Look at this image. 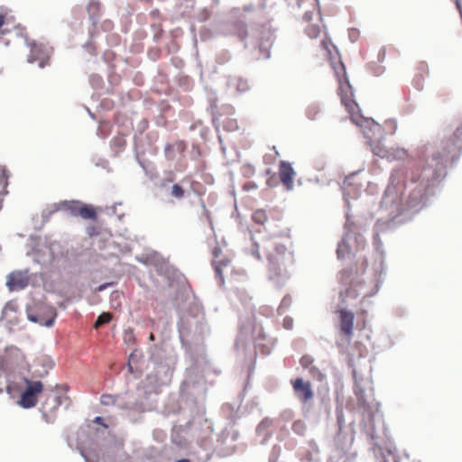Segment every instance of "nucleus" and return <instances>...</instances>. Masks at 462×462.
<instances>
[{
	"instance_id": "nucleus-1",
	"label": "nucleus",
	"mask_w": 462,
	"mask_h": 462,
	"mask_svg": "<svg viewBox=\"0 0 462 462\" xmlns=\"http://www.w3.org/2000/svg\"><path fill=\"white\" fill-rule=\"evenodd\" d=\"M324 50L328 51L331 67L338 81V93L341 97V103L350 115L351 121L362 129L367 143L370 145L373 153L388 161L403 160L407 157V151L403 148H387L382 143V127L379 124L371 118H365L356 114L355 110L358 108L357 104L353 99L352 87L348 81L346 73V68L340 58L336 47L327 42L325 40L321 42Z\"/></svg>"
},
{
	"instance_id": "nucleus-2",
	"label": "nucleus",
	"mask_w": 462,
	"mask_h": 462,
	"mask_svg": "<svg viewBox=\"0 0 462 462\" xmlns=\"http://www.w3.org/2000/svg\"><path fill=\"white\" fill-rule=\"evenodd\" d=\"M27 369L22 351L15 346L7 347L0 358V393L5 389L12 398L19 394L18 404L24 409L34 407L43 391L42 382L29 380L24 375Z\"/></svg>"
},
{
	"instance_id": "nucleus-3",
	"label": "nucleus",
	"mask_w": 462,
	"mask_h": 462,
	"mask_svg": "<svg viewBox=\"0 0 462 462\" xmlns=\"http://www.w3.org/2000/svg\"><path fill=\"white\" fill-rule=\"evenodd\" d=\"M123 447V441L113 437L103 440L96 439L89 446L80 447L79 452L86 462H132Z\"/></svg>"
},
{
	"instance_id": "nucleus-4",
	"label": "nucleus",
	"mask_w": 462,
	"mask_h": 462,
	"mask_svg": "<svg viewBox=\"0 0 462 462\" xmlns=\"http://www.w3.org/2000/svg\"><path fill=\"white\" fill-rule=\"evenodd\" d=\"M263 248L269 262V280L280 288L290 278L291 274L287 267L293 264V254L287 251L283 245L271 240L265 241Z\"/></svg>"
},
{
	"instance_id": "nucleus-5",
	"label": "nucleus",
	"mask_w": 462,
	"mask_h": 462,
	"mask_svg": "<svg viewBox=\"0 0 462 462\" xmlns=\"http://www.w3.org/2000/svg\"><path fill=\"white\" fill-rule=\"evenodd\" d=\"M204 313L199 305H194L183 313L179 322V334L183 345L198 343L208 332Z\"/></svg>"
},
{
	"instance_id": "nucleus-6",
	"label": "nucleus",
	"mask_w": 462,
	"mask_h": 462,
	"mask_svg": "<svg viewBox=\"0 0 462 462\" xmlns=\"http://www.w3.org/2000/svg\"><path fill=\"white\" fill-rule=\"evenodd\" d=\"M365 241L360 234H356L354 230V223L351 221L348 213H346V220L345 225V236L338 243L337 248V255L338 259L355 256L360 249L365 247Z\"/></svg>"
},
{
	"instance_id": "nucleus-7",
	"label": "nucleus",
	"mask_w": 462,
	"mask_h": 462,
	"mask_svg": "<svg viewBox=\"0 0 462 462\" xmlns=\"http://www.w3.org/2000/svg\"><path fill=\"white\" fill-rule=\"evenodd\" d=\"M100 402L105 406L115 405L126 412V416L133 422L140 419L143 412V403L137 402L135 398L130 396L127 393L125 394H103Z\"/></svg>"
},
{
	"instance_id": "nucleus-8",
	"label": "nucleus",
	"mask_w": 462,
	"mask_h": 462,
	"mask_svg": "<svg viewBox=\"0 0 462 462\" xmlns=\"http://www.w3.org/2000/svg\"><path fill=\"white\" fill-rule=\"evenodd\" d=\"M55 317V309L45 304H35L33 307L27 308L28 319L45 327H51Z\"/></svg>"
},
{
	"instance_id": "nucleus-9",
	"label": "nucleus",
	"mask_w": 462,
	"mask_h": 462,
	"mask_svg": "<svg viewBox=\"0 0 462 462\" xmlns=\"http://www.w3.org/2000/svg\"><path fill=\"white\" fill-rule=\"evenodd\" d=\"M354 377H355L354 393L356 396L357 405L359 408L363 409V416L367 420V421L370 424H372L376 412L378 411V404L373 405V404L367 402L365 396V391L356 380V372H354Z\"/></svg>"
},
{
	"instance_id": "nucleus-10",
	"label": "nucleus",
	"mask_w": 462,
	"mask_h": 462,
	"mask_svg": "<svg viewBox=\"0 0 462 462\" xmlns=\"http://www.w3.org/2000/svg\"><path fill=\"white\" fill-rule=\"evenodd\" d=\"M175 364L176 358L172 355L167 356L163 363H157L154 368L155 383L160 385L168 383L171 381Z\"/></svg>"
},
{
	"instance_id": "nucleus-11",
	"label": "nucleus",
	"mask_w": 462,
	"mask_h": 462,
	"mask_svg": "<svg viewBox=\"0 0 462 462\" xmlns=\"http://www.w3.org/2000/svg\"><path fill=\"white\" fill-rule=\"evenodd\" d=\"M30 55L28 57V62L32 63L39 61V67L44 68L48 64V60L52 52V49L43 43H29Z\"/></svg>"
},
{
	"instance_id": "nucleus-12",
	"label": "nucleus",
	"mask_w": 462,
	"mask_h": 462,
	"mask_svg": "<svg viewBox=\"0 0 462 462\" xmlns=\"http://www.w3.org/2000/svg\"><path fill=\"white\" fill-rule=\"evenodd\" d=\"M293 390L295 393L296 397L301 402H307L309 400L313 398V391L311 389V385L310 382H305L301 378H297L293 383Z\"/></svg>"
},
{
	"instance_id": "nucleus-13",
	"label": "nucleus",
	"mask_w": 462,
	"mask_h": 462,
	"mask_svg": "<svg viewBox=\"0 0 462 462\" xmlns=\"http://www.w3.org/2000/svg\"><path fill=\"white\" fill-rule=\"evenodd\" d=\"M29 282L27 273L13 272L7 276L6 286L11 291L24 289Z\"/></svg>"
},
{
	"instance_id": "nucleus-14",
	"label": "nucleus",
	"mask_w": 462,
	"mask_h": 462,
	"mask_svg": "<svg viewBox=\"0 0 462 462\" xmlns=\"http://www.w3.org/2000/svg\"><path fill=\"white\" fill-rule=\"evenodd\" d=\"M181 391L187 394L197 395L204 391V381L202 377L194 379L192 374L189 373L181 385Z\"/></svg>"
},
{
	"instance_id": "nucleus-15",
	"label": "nucleus",
	"mask_w": 462,
	"mask_h": 462,
	"mask_svg": "<svg viewBox=\"0 0 462 462\" xmlns=\"http://www.w3.org/2000/svg\"><path fill=\"white\" fill-rule=\"evenodd\" d=\"M82 202L80 201H62L58 204H54L52 206V210L50 211L48 214L44 211L42 213L43 219L47 220L50 217V215L53 212H56L58 210H66L69 212L73 216H79V208H81Z\"/></svg>"
},
{
	"instance_id": "nucleus-16",
	"label": "nucleus",
	"mask_w": 462,
	"mask_h": 462,
	"mask_svg": "<svg viewBox=\"0 0 462 462\" xmlns=\"http://www.w3.org/2000/svg\"><path fill=\"white\" fill-rule=\"evenodd\" d=\"M279 175L282 183L284 185L287 190L293 189V178L295 171L291 165L284 161H282L279 167Z\"/></svg>"
},
{
	"instance_id": "nucleus-17",
	"label": "nucleus",
	"mask_w": 462,
	"mask_h": 462,
	"mask_svg": "<svg viewBox=\"0 0 462 462\" xmlns=\"http://www.w3.org/2000/svg\"><path fill=\"white\" fill-rule=\"evenodd\" d=\"M212 253H213V256H214L212 264H213V267L215 270V276H216V279L217 280L218 285L222 286L224 284L223 271L226 267H227L229 265L230 262L227 259H223L220 261L217 260L221 253V250L219 247L216 246L213 249Z\"/></svg>"
},
{
	"instance_id": "nucleus-18",
	"label": "nucleus",
	"mask_w": 462,
	"mask_h": 462,
	"mask_svg": "<svg viewBox=\"0 0 462 462\" xmlns=\"http://www.w3.org/2000/svg\"><path fill=\"white\" fill-rule=\"evenodd\" d=\"M354 314L351 311L340 310V329L344 335L350 337L353 334Z\"/></svg>"
},
{
	"instance_id": "nucleus-19",
	"label": "nucleus",
	"mask_w": 462,
	"mask_h": 462,
	"mask_svg": "<svg viewBox=\"0 0 462 462\" xmlns=\"http://www.w3.org/2000/svg\"><path fill=\"white\" fill-rule=\"evenodd\" d=\"M354 176L355 174L346 178L344 180V199L347 205L349 204V199H356L360 191V188L352 187L351 180Z\"/></svg>"
},
{
	"instance_id": "nucleus-20",
	"label": "nucleus",
	"mask_w": 462,
	"mask_h": 462,
	"mask_svg": "<svg viewBox=\"0 0 462 462\" xmlns=\"http://www.w3.org/2000/svg\"><path fill=\"white\" fill-rule=\"evenodd\" d=\"M226 84L228 88H235L237 93H243L249 88L247 81L240 78H230Z\"/></svg>"
},
{
	"instance_id": "nucleus-21",
	"label": "nucleus",
	"mask_w": 462,
	"mask_h": 462,
	"mask_svg": "<svg viewBox=\"0 0 462 462\" xmlns=\"http://www.w3.org/2000/svg\"><path fill=\"white\" fill-rule=\"evenodd\" d=\"M262 340H264V338L259 337L256 339L255 346L253 349H251V356H255V349H260L263 355H269L272 352V349L273 347V342L269 341L267 344L262 343Z\"/></svg>"
},
{
	"instance_id": "nucleus-22",
	"label": "nucleus",
	"mask_w": 462,
	"mask_h": 462,
	"mask_svg": "<svg viewBox=\"0 0 462 462\" xmlns=\"http://www.w3.org/2000/svg\"><path fill=\"white\" fill-rule=\"evenodd\" d=\"M294 418V411L291 409H284L282 411L276 420L277 424H282L281 428L284 429L285 424L292 420Z\"/></svg>"
},
{
	"instance_id": "nucleus-23",
	"label": "nucleus",
	"mask_w": 462,
	"mask_h": 462,
	"mask_svg": "<svg viewBox=\"0 0 462 462\" xmlns=\"http://www.w3.org/2000/svg\"><path fill=\"white\" fill-rule=\"evenodd\" d=\"M79 216L84 219L94 220L97 217V213L92 207L82 203L81 208H79Z\"/></svg>"
},
{
	"instance_id": "nucleus-24",
	"label": "nucleus",
	"mask_w": 462,
	"mask_h": 462,
	"mask_svg": "<svg viewBox=\"0 0 462 462\" xmlns=\"http://www.w3.org/2000/svg\"><path fill=\"white\" fill-rule=\"evenodd\" d=\"M352 275H353L352 272H348L346 270L342 271L339 274L340 282L346 286L350 285L349 290L346 289V294L351 293L350 290H352V283H353V280H354Z\"/></svg>"
},
{
	"instance_id": "nucleus-25",
	"label": "nucleus",
	"mask_w": 462,
	"mask_h": 462,
	"mask_svg": "<svg viewBox=\"0 0 462 462\" xmlns=\"http://www.w3.org/2000/svg\"><path fill=\"white\" fill-rule=\"evenodd\" d=\"M320 111V106L318 103H312L307 106L305 115L309 119L315 120Z\"/></svg>"
},
{
	"instance_id": "nucleus-26",
	"label": "nucleus",
	"mask_w": 462,
	"mask_h": 462,
	"mask_svg": "<svg viewBox=\"0 0 462 462\" xmlns=\"http://www.w3.org/2000/svg\"><path fill=\"white\" fill-rule=\"evenodd\" d=\"M233 26L235 34H236L240 40H245L247 36V30L245 23L236 22Z\"/></svg>"
},
{
	"instance_id": "nucleus-27",
	"label": "nucleus",
	"mask_w": 462,
	"mask_h": 462,
	"mask_svg": "<svg viewBox=\"0 0 462 462\" xmlns=\"http://www.w3.org/2000/svg\"><path fill=\"white\" fill-rule=\"evenodd\" d=\"M291 429L295 434L304 436L307 430V426L303 420H297L293 421Z\"/></svg>"
},
{
	"instance_id": "nucleus-28",
	"label": "nucleus",
	"mask_w": 462,
	"mask_h": 462,
	"mask_svg": "<svg viewBox=\"0 0 462 462\" xmlns=\"http://www.w3.org/2000/svg\"><path fill=\"white\" fill-rule=\"evenodd\" d=\"M99 3L97 0H90L88 5L89 17L95 23L96 17L98 15Z\"/></svg>"
},
{
	"instance_id": "nucleus-29",
	"label": "nucleus",
	"mask_w": 462,
	"mask_h": 462,
	"mask_svg": "<svg viewBox=\"0 0 462 462\" xmlns=\"http://www.w3.org/2000/svg\"><path fill=\"white\" fill-rule=\"evenodd\" d=\"M111 319H112V316H111V314H110V313H108V312H103V313H101V314L97 317V320H96V322H95V328H98V327H100V326H103V325H105V324H107V323L111 320Z\"/></svg>"
},
{
	"instance_id": "nucleus-30",
	"label": "nucleus",
	"mask_w": 462,
	"mask_h": 462,
	"mask_svg": "<svg viewBox=\"0 0 462 462\" xmlns=\"http://www.w3.org/2000/svg\"><path fill=\"white\" fill-rule=\"evenodd\" d=\"M274 422H275L274 420L267 418V417L263 419L262 421L257 426V431L259 433H261L264 430H267L269 428H271L273 426V424H274Z\"/></svg>"
},
{
	"instance_id": "nucleus-31",
	"label": "nucleus",
	"mask_w": 462,
	"mask_h": 462,
	"mask_svg": "<svg viewBox=\"0 0 462 462\" xmlns=\"http://www.w3.org/2000/svg\"><path fill=\"white\" fill-rule=\"evenodd\" d=\"M253 220L255 223L260 224V225L264 224L266 222V220H267V216H266L265 211H263V210H256L255 212H254V214H253Z\"/></svg>"
},
{
	"instance_id": "nucleus-32",
	"label": "nucleus",
	"mask_w": 462,
	"mask_h": 462,
	"mask_svg": "<svg viewBox=\"0 0 462 462\" xmlns=\"http://www.w3.org/2000/svg\"><path fill=\"white\" fill-rule=\"evenodd\" d=\"M305 32L310 38H317L320 32V28L317 24H309Z\"/></svg>"
},
{
	"instance_id": "nucleus-33",
	"label": "nucleus",
	"mask_w": 462,
	"mask_h": 462,
	"mask_svg": "<svg viewBox=\"0 0 462 462\" xmlns=\"http://www.w3.org/2000/svg\"><path fill=\"white\" fill-rule=\"evenodd\" d=\"M291 297L290 296H285L282 299L280 306L278 307V310H277L278 313L280 315L283 314L287 310V309L291 306Z\"/></svg>"
},
{
	"instance_id": "nucleus-34",
	"label": "nucleus",
	"mask_w": 462,
	"mask_h": 462,
	"mask_svg": "<svg viewBox=\"0 0 462 462\" xmlns=\"http://www.w3.org/2000/svg\"><path fill=\"white\" fill-rule=\"evenodd\" d=\"M309 372L314 379L319 382L325 379V374L315 365L310 366Z\"/></svg>"
},
{
	"instance_id": "nucleus-35",
	"label": "nucleus",
	"mask_w": 462,
	"mask_h": 462,
	"mask_svg": "<svg viewBox=\"0 0 462 462\" xmlns=\"http://www.w3.org/2000/svg\"><path fill=\"white\" fill-rule=\"evenodd\" d=\"M300 363L303 368L310 370V366H313V358L309 355H305L300 358Z\"/></svg>"
},
{
	"instance_id": "nucleus-36",
	"label": "nucleus",
	"mask_w": 462,
	"mask_h": 462,
	"mask_svg": "<svg viewBox=\"0 0 462 462\" xmlns=\"http://www.w3.org/2000/svg\"><path fill=\"white\" fill-rule=\"evenodd\" d=\"M236 347L238 351H240L241 348H243L245 351L247 348V346L244 339V332L242 330L240 331V334L236 341Z\"/></svg>"
},
{
	"instance_id": "nucleus-37",
	"label": "nucleus",
	"mask_w": 462,
	"mask_h": 462,
	"mask_svg": "<svg viewBox=\"0 0 462 462\" xmlns=\"http://www.w3.org/2000/svg\"><path fill=\"white\" fill-rule=\"evenodd\" d=\"M171 195L177 199L184 196V190L179 184H174L171 189Z\"/></svg>"
},
{
	"instance_id": "nucleus-38",
	"label": "nucleus",
	"mask_w": 462,
	"mask_h": 462,
	"mask_svg": "<svg viewBox=\"0 0 462 462\" xmlns=\"http://www.w3.org/2000/svg\"><path fill=\"white\" fill-rule=\"evenodd\" d=\"M280 453L281 448L278 446H273V450L269 456V462H277Z\"/></svg>"
},
{
	"instance_id": "nucleus-39",
	"label": "nucleus",
	"mask_w": 462,
	"mask_h": 462,
	"mask_svg": "<svg viewBox=\"0 0 462 462\" xmlns=\"http://www.w3.org/2000/svg\"><path fill=\"white\" fill-rule=\"evenodd\" d=\"M385 127L388 128L391 134H393L397 128L395 120L389 119V120L385 121Z\"/></svg>"
},
{
	"instance_id": "nucleus-40",
	"label": "nucleus",
	"mask_w": 462,
	"mask_h": 462,
	"mask_svg": "<svg viewBox=\"0 0 462 462\" xmlns=\"http://www.w3.org/2000/svg\"><path fill=\"white\" fill-rule=\"evenodd\" d=\"M113 144L121 150L125 145V140L123 137H116L113 139Z\"/></svg>"
},
{
	"instance_id": "nucleus-41",
	"label": "nucleus",
	"mask_w": 462,
	"mask_h": 462,
	"mask_svg": "<svg viewBox=\"0 0 462 462\" xmlns=\"http://www.w3.org/2000/svg\"><path fill=\"white\" fill-rule=\"evenodd\" d=\"M292 326H293V320L291 318H289V317H286L284 318L283 319V327L286 328V329H291L292 328Z\"/></svg>"
},
{
	"instance_id": "nucleus-42",
	"label": "nucleus",
	"mask_w": 462,
	"mask_h": 462,
	"mask_svg": "<svg viewBox=\"0 0 462 462\" xmlns=\"http://www.w3.org/2000/svg\"><path fill=\"white\" fill-rule=\"evenodd\" d=\"M259 247H260L259 244L254 243L253 245V249H252V254L258 260L261 259L260 253H259Z\"/></svg>"
},
{
	"instance_id": "nucleus-43",
	"label": "nucleus",
	"mask_w": 462,
	"mask_h": 462,
	"mask_svg": "<svg viewBox=\"0 0 462 462\" xmlns=\"http://www.w3.org/2000/svg\"><path fill=\"white\" fill-rule=\"evenodd\" d=\"M348 34H349V39L351 40V42H356L358 38L359 32L356 29H351V30H349Z\"/></svg>"
},
{
	"instance_id": "nucleus-44",
	"label": "nucleus",
	"mask_w": 462,
	"mask_h": 462,
	"mask_svg": "<svg viewBox=\"0 0 462 462\" xmlns=\"http://www.w3.org/2000/svg\"><path fill=\"white\" fill-rule=\"evenodd\" d=\"M64 399H67V397H62V396H56L55 397V402H56V406L55 408H57L58 406H60L63 404V400Z\"/></svg>"
},
{
	"instance_id": "nucleus-45",
	"label": "nucleus",
	"mask_w": 462,
	"mask_h": 462,
	"mask_svg": "<svg viewBox=\"0 0 462 462\" xmlns=\"http://www.w3.org/2000/svg\"><path fill=\"white\" fill-rule=\"evenodd\" d=\"M9 310H14V307L11 303H8L5 305V307L4 308V310H3V314H6Z\"/></svg>"
},
{
	"instance_id": "nucleus-46",
	"label": "nucleus",
	"mask_w": 462,
	"mask_h": 462,
	"mask_svg": "<svg viewBox=\"0 0 462 462\" xmlns=\"http://www.w3.org/2000/svg\"><path fill=\"white\" fill-rule=\"evenodd\" d=\"M226 58L222 59L221 56L219 57V63H224L225 61L228 60L230 58V55L228 52H225Z\"/></svg>"
},
{
	"instance_id": "nucleus-47",
	"label": "nucleus",
	"mask_w": 462,
	"mask_h": 462,
	"mask_svg": "<svg viewBox=\"0 0 462 462\" xmlns=\"http://www.w3.org/2000/svg\"><path fill=\"white\" fill-rule=\"evenodd\" d=\"M109 285H110V283H104V284H101L100 286H98L97 291H104V290H106Z\"/></svg>"
},
{
	"instance_id": "nucleus-48",
	"label": "nucleus",
	"mask_w": 462,
	"mask_h": 462,
	"mask_svg": "<svg viewBox=\"0 0 462 462\" xmlns=\"http://www.w3.org/2000/svg\"><path fill=\"white\" fill-rule=\"evenodd\" d=\"M55 388H56V389H60V390H62L63 392H67L69 387H68V385H66V384H62V385H59V384H57V385L55 386Z\"/></svg>"
},
{
	"instance_id": "nucleus-49",
	"label": "nucleus",
	"mask_w": 462,
	"mask_h": 462,
	"mask_svg": "<svg viewBox=\"0 0 462 462\" xmlns=\"http://www.w3.org/2000/svg\"><path fill=\"white\" fill-rule=\"evenodd\" d=\"M362 273H364L365 272V268L367 266V260L365 258L363 259V262H362Z\"/></svg>"
},
{
	"instance_id": "nucleus-50",
	"label": "nucleus",
	"mask_w": 462,
	"mask_h": 462,
	"mask_svg": "<svg viewBox=\"0 0 462 462\" xmlns=\"http://www.w3.org/2000/svg\"><path fill=\"white\" fill-rule=\"evenodd\" d=\"M378 56H379V59H380V60H381V59H383V56H384V51H383V50L380 51V52H379Z\"/></svg>"
},
{
	"instance_id": "nucleus-51",
	"label": "nucleus",
	"mask_w": 462,
	"mask_h": 462,
	"mask_svg": "<svg viewBox=\"0 0 462 462\" xmlns=\"http://www.w3.org/2000/svg\"><path fill=\"white\" fill-rule=\"evenodd\" d=\"M304 18H305L307 21L310 20V13H305V14H304Z\"/></svg>"
},
{
	"instance_id": "nucleus-52",
	"label": "nucleus",
	"mask_w": 462,
	"mask_h": 462,
	"mask_svg": "<svg viewBox=\"0 0 462 462\" xmlns=\"http://www.w3.org/2000/svg\"><path fill=\"white\" fill-rule=\"evenodd\" d=\"M359 294H363L364 297L372 296L374 293H368V292H359Z\"/></svg>"
},
{
	"instance_id": "nucleus-53",
	"label": "nucleus",
	"mask_w": 462,
	"mask_h": 462,
	"mask_svg": "<svg viewBox=\"0 0 462 462\" xmlns=\"http://www.w3.org/2000/svg\"><path fill=\"white\" fill-rule=\"evenodd\" d=\"M128 370H129L130 373L134 372L133 366H132L130 362L128 363Z\"/></svg>"
},
{
	"instance_id": "nucleus-54",
	"label": "nucleus",
	"mask_w": 462,
	"mask_h": 462,
	"mask_svg": "<svg viewBox=\"0 0 462 462\" xmlns=\"http://www.w3.org/2000/svg\"><path fill=\"white\" fill-rule=\"evenodd\" d=\"M149 339H150L151 341H154V340H155V337H154V335H153L152 333H151V334H150V336H149Z\"/></svg>"
},
{
	"instance_id": "nucleus-55",
	"label": "nucleus",
	"mask_w": 462,
	"mask_h": 462,
	"mask_svg": "<svg viewBox=\"0 0 462 462\" xmlns=\"http://www.w3.org/2000/svg\"><path fill=\"white\" fill-rule=\"evenodd\" d=\"M269 57H270V52L268 51L267 49H265L264 58H269Z\"/></svg>"
},
{
	"instance_id": "nucleus-56",
	"label": "nucleus",
	"mask_w": 462,
	"mask_h": 462,
	"mask_svg": "<svg viewBox=\"0 0 462 462\" xmlns=\"http://www.w3.org/2000/svg\"><path fill=\"white\" fill-rule=\"evenodd\" d=\"M102 420H103L102 417H97L95 419V421L99 423Z\"/></svg>"
},
{
	"instance_id": "nucleus-57",
	"label": "nucleus",
	"mask_w": 462,
	"mask_h": 462,
	"mask_svg": "<svg viewBox=\"0 0 462 462\" xmlns=\"http://www.w3.org/2000/svg\"><path fill=\"white\" fill-rule=\"evenodd\" d=\"M175 462H189V460L183 458V459L177 460Z\"/></svg>"
},
{
	"instance_id": "nucleus-58",
	"label": "nucleus",
	"mask_w": 462,
	"mask_h": 462,
	"mask_svg": "<svg viewBox=\"0 0 462 462\" xmlns=\"http://www.w3.org/2000/svg\"><path fill=\"white\" fill-rule=\"evenodd\" d=\"M383 72V69L381 68L378 69V71H376L375 75H380Z\"/></svg>"
},
{
	"instance_id": "nucleus-59",
	"label": "nucleus",
	"mask_w": 462,
	"mask_h": 462,
	"mask_svg": "<svg viewBox=\"0 0 462 462\" xmlns=\"http://www.w3.org/2000/svg\"><path fill=\"white\" fill-rule=\"evenodd\" d=\"M93 80H95V82H97L100 80V78L99 77H97V76H94L93 77Z\"/></svg>"
},
{
	"instance_id": "nucleus-60",
	"label": "nucleus",
	"mask_w": 462,
	"mask_h": 462,
	"mask_svg": "<svg viewBox=\"0 0 462 462\" xmlns=\"http://www.w3.org/2000/svg\"><path fill=\"white\" fill-rule=\"evenodd\" d=\"M93 80H95V82H97L100 80V78L99 77H97V76H94L93 77Z\"/></svg>"
},
{
	"instance_id": "nucleus-61",
	"label": "nucleus",
	"mask_w": 462,
	"mask_h": 462,
	"mask_svg": "<svg viewBox=\"0 0 462 462\" xmlns=\"http://www.w3.org/2000/svg\"><path fill=\"white\" fill-rule=\"evenodd\" d=\"M48 374V371H44V373L40 374L39 376L43 377Z\"/></svg>"
},
{
	"instance_id": "nucleus-62",
	"label": "nucleus",
	"mask_w": 462,
	"mask_h": 462,
	"mask_svg": "<svg viewBox=\"0 0 462 462\" xmlns=\"http://www.w3.org/2000/svg\"><path fill=\"white\" fill-rule=\"evenodd\" d=\"M271 435H272V433L270 431H267L265 433V439L269 438Z\"/></svg>"
},
{
	"instance_id": "nucleus-63",
	"label": "nucleus",
	"mask_w": 462,
	"mask_h": 462,
	"mask_svg": "<svg viewBox=\"0 0 462 462\" xmlns=\"http://www.w3.org/2000/svg\"><path fill=\"white\" fill-rule=\"evenodd\" d=\"M202 445H203V448H207V447H208V443L207 442L203 443Z\"/></svg>"
},
{
	"instance_id": "nucleus-64",
	"label": "nucleus",
	"mask_w": 462,
	"mask_h": 462,
	"mask_svg": "<svg viewBox=\"0 0 462 462\" xmlns=\"http://www.w3.org/2000/svg\"><path fill=\"white\" fill-rule=\"evenodd\" d=\"M337 421L338 423H341V418L339 416L337 417Z\"/></svg>"
}]
</instances>
